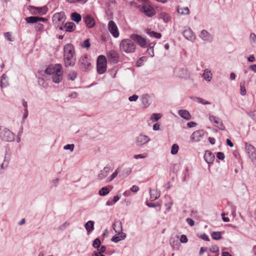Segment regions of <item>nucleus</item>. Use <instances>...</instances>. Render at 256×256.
I'll return each mask as SVG.
<instances>
[{
	"label": "nucleus",
	"mask_w": 256,
	"mask_h": 256,
	"mask_svg": "<svg viewBox=\"0 0 256 256\" xmlns=\"http://www.w3.org/2000/svg\"><path fill=\"white\" fill-rule=\"evenodd\" d=\"M179 147L177 144H174L171 148L170 152L172 154H176L178 153Z\"/></svg>",
	"instance_id": "c03bdc74"
},
{
	"label": "nucleus",
	"mask_w": 256,
	"mask_h": 256,
	"mask_svg": "<svg viewBox=\"0 0 256 256\" xmlns=\"http://www.w3.org/2000/svg\"><path fill=\"white\" fill-rule=\"evenodd\" d=\"M177 12L181 15H188L190 14V10L188 7H182L178 6L177 8Z\"/></svg>",
	"instance_id": "cd10ccee"
},
{
	"label": "nucleus",
	"mask_w": 256,
	"mask_h": 256,
	"mask_svg": "<svg viewBox=\"0 0 256 256\" xmlns=\"http://www.w3.org/2000/svg\"><path fill=\"white\" fill-rule=\"evenodd\" d=\"M65 31L68 32H72L76 28L75 24L73 22H66L64 25Z\"/></svg>",
	"instance_id": "bb28decb"
},
{
	"label": "nucleus",
	"mask_w": 256,
	"mask_h": 256,
	"mask_svg": "<svg viewBox=\"0 0 256 256\" xmlns=\"http://www.w3.org/2000/svg\"><path fill=\"white\" fill-rule=\"evenodd\" d=\"M77 74L74 70H72L68 74V78L71 80H74L76 78Z\"/></svg>",
	"instance_id": "79ce46f5"
},
{
	"label": "nucleus",
	"mask_w": 256,
	"mask_h": 256,
	"mask_svg": "<svg viewBox=\"0 0 256 256\" xmlns=\"http://www.w3.org/2000/svg\"><path fill=\"white\" fill-rule=\"evenodd\" d=\"M117 236L120 237L119 238L120 239V240H124L126 238V234L122 232H117Z\"/></svg>",
	"instance_id": "4d7b16f0"
},
{
	"label": "nucleus",
	"mask_w": 256,
	"mask_h": 256,
	"mask_svg": "<svg viewBox=\"0 0 256 256\" xmlns=\"http://www.w3.org/2000/svg\"><path fill=\"white\" fill-rule=\"evenodd\" d=\"M64 59L66 67L73 66L75 65L76 62V53L71 55L64 56Z\"/></svg>",
	"instance_id": "f8f14e48"
},
{
	"label": "nucleus",
	"mask_w": 256,
	"mask_h": 256,
	"mask_svg": "<svg viewBox=\"0 0 256 256\" xmlns=\"http://www.w3.org/2000/svg\"><path fill=\"white\" fill-rule=\"evenodd\" d=\"M120 198V196L118 195H116L114 197L112 200H108L106 202V205L108 206H112L115 203H116Z\"/></svg>",
	"instance_id": "f704fd0d"
},
{
	"label": "nucleus",
	"mask_w": 256,
	"mask_h": 256,
	"mask_svg": "<svg viewBox=\"0 0 256 256\" xmlns=\"http://www.w3.org/2000/svg\"><path fill=\"white\" fill-rule=\"evenodd\" d=\"M245 81L243 80L240 83V94L242 96H245L246 94V90L245 88Z\"/></svg>",
	"instance_id": "ea45409f"
},
{
	"label": "nucleus",
	"mask_w": 256,
	"mask_h": 256,
	"mask_svg": "<svg viewBox=\"0 0 256 256\" xmlns=\"http://www.w3.org/2000/svg\"><path fill=\"white\" fill-rule=\"evenodd\" d=\"M4 38H6L8 41H10V42L13 41L12 39V38L11 36L8 32H4Z\"/></svg>",
	"instance_id": "bf43d9fd"
},
{
	"label": "nucleus",
	"mask_w": 256,
	"mask_h": 256,
	"mask_svg": "<svg viewBox=\"0 0 256 256\" xmlns=\"http://www.w3.org/2000/svg\"><path fill=\"white\" fill-rule=\"evenodd\" d=\"M199 36L203 40L206 42H210L214 39L213 36L204 30L201 31Z\"/></svg>",
	"instance_id": "dca6fc26"
},
{
	"label": "nucleus",
	"mask_w": 256,
	"mask_h": 256,
	"mask_svg": "<svg viewBox=\"0 0 256 256\" xmlns=\"http://www.w3.org/2000/svg\"><path fill=\"white\" fill-rule=\"evenodd\" d=\"M161 117L160 114H152L150 118L153 121H158Z\"/></svg>",
	"instance_id": "09e8293b"
},
{
	"label": "nucleus",
	"mask_w": 256,
	"mask_h": 256,
	"mask_svg": "<svg viewBox=\"0 0 256 256\" xmlns=\"http://www.w3.org/2000/svg\"><path fill=\"white\" fill-rule=\"evenodd\" d=\"M108 29L114 38H117L119 36L120 34L118 26L113 20H110L108 22Z\"/></svg>",
	"instance_id": "ddd939ff"
},
{
	"label": "nucleus",
	"mask_w": 256,
	"mask_h": 256,
	"mask_svg": "<svg viewBox=\"0 0 256 256\" xmlns=\"http://www.w3.org/2000/svg\"><path fill=\"white\" fill-rule=\"evenodd\" d=\"M147 52L151 57H153L154 56V50L152 46H148L147 49Z\"/></svg>",
	"instance_id": "603ef678"
},
{
	"label": "nucleus",
	"mask_w": 256,
	"mask_h": 256,
	"mask_svg": "<svg viewBox=\"0 0 256 256\" xmlns=\"http://www.w3.org/2000/svg\"><path fill=\"white\" fill-rule=\"evenodd\" d=\"M98 252H100V254H103L106 252V247L104 246H100V248L98 249Z\"/></svg>",
	"instance_id": "774afa93"
},
{
	"label": "nucleus",
	"mask_w": 256,
	"mask_h": 256,
	"mask_svg": "<svg viewBox=\"0 0 256 256\" xmlns=\"http://www.w3.org/2000/svg\"><path fill=\"white\" fill-rule=\"evenodd\" d=\"M180 241L182 243L186 242H188V238L184 234L182 235L180 238Z\"/></svg>",
	"instance_id": "338daca9"
},
{
	"label": "nucleus",
	"mask_w": 256,
	"mask_h": 256,
	"mask_svg": "<svg viewBox=\"0 0 256 256\" xmlns=\"http://www.w3.org/2000/svg\"><path fill=\"white\" fill-rule=\"evenodd\" d=\"M0 138L4 142H13L15 140V134L8 128L0 126Z\"/></svg>",
	"instance_id": "f03ea898"
},
{
	"label": "nucleus",
	"mask_w": 256,
	"mask_h": 256,
	"mask_svg": "<svg viewBox=\"0 0 256 256\" xmlns=\"http://www.w3.org/2000/svg\"><path fill=\"white\" fill-rule=\"evenodd\" d=\"M178 114L182 118L186 120H190L191 118L190 112L186 110H179Z\"/></svg>",
	"instance_id": "b1692460"
},
{
	"label": "nucleus",
	"mask_w": 256,
	"mask_h": 256,
	"mask_svg": "<svg viewBox=\"0 0 256 256\" xmlns=\"http://www.w3.org/2000/svg\"><path fill=\"white\" fill-rule=\"evenodd\" d=\"M250 39L251 43L256 44V35L254 33H251L250 34Z\"/></svg>",
	"instance_id": "5fc2aeb1"
},
{
	"label": "nucleus",
	"mask_w": 256,
	"mask_h": 256,
	"mask_svg": "<svg viewBox=\"0 0 256 256\" xmlns=\"http://www.w3.org/2000/svg\"><path fill=\"white\" fill-rule=\"evenodd\" d=\"M25 20L26 22H28V24L36 23L38 22V17L32 16L26 18Z\"/></svg>",
	"instance_id": "c9c22d12"
},
{
	"label": "nucleus",
	"mask_w": 256,
	"mask_h": 256,
	"mask_svg": "<svg viewBox=\"0 0 256 256\" xmlns=\"http://www.w3.org/2000/svg\"><path fill=\"white\" fill-rule=\"evenodd\" d=\"M159 18L163 20L165 22H168L170 20L169 15L166 12H161L159 15Z\"/></svg>",
	"instance_id": "e433bc0d"
},
{
	"label": "nucleus",
	"mask_w": 256,
	"mask_h": 256,
	"mask_svg": "<svg viewBox=\"0 0 256 256\" xmlns=\"http://www.w3.org/2000/svg\"><path fill=\"white\" fill-rule=\"evenodd\" d=\"M150 199L151 200H157L160 196V192L156 190L150 188Z\"/></svg>",
	"instance_id": "5701e85b"
},
{
	"label": "nucleus",
	"mask_w": 256,
	"mask_h": 256,
	"mask_svg": "<svg viewBox=\"0 0 256 256\" xmlns=\"http://www.w3.org/2000/svg\"><path fill=\"white\" fill-rule=\"evenodd\" d=\"M56 72L52 76V79L54 82L59 84L63 78V71L62 66L60 64H56Z\"/></svg>",
	"instance_id": "20e7f679"
},
{
	"label": "nucleus",
	"mask_w": 256,
	"mask_h": 256,
	"mask_svg": "<svg viewBox=\"0 0 256 256\" xmlns=\"http://www.w3.org/2000/svg\"><path fill=\"white\" fill-rule=\"evenodd\" d=\"M216 156L218 159L220 160H224V154L222 152H218L216 154Z\"/></svg>",
	"instance_id": "13d9d810"
},
{
	"label": "nucleus",
	"mask_w": 256,
	"mask_h": 256,
	"mask_svg": "<svg viewBox=\"0 0 256 256\" xmlns=\"http://www.w3.org/2000/svg\"><path fill=\"white\" fill-rule=\"evenodd\" d=\"M142 103L147 108L150 104L147 95L142 96Z\"/></svg>",
	"instance_id": "58836bf2"
},
{
	"label": "nucleus",
	"mask_w": 256,
	"mask_h": 256,
	"mask_svg": "<svg viewBox=\"0 0 256 256\" xmlns=\"http://www.w3.org/2000/svg\"><path fill=\"white\" fill-rule=\"evenodd\" d=\"M200 238L206 241H209L210 240V238L206 234H202L200 235Z\"/></svg>",
	"instance_id": "69168bd1"
},
{
	"label": "nucleus",
	"mask_w": 256,
	"mask_h": 256,
	"mask_svg": "<svg viewBox=\"0 0 256 256\" xmlns=\"http://www.w3.org/2000/svg\"><path fill=\"white\" fill-rule=\"evenodd\" d=\"M86 24L89 28H92L95 26V21L94 18L90 15H87L83 18Z\"/></svg>",
	"instance_id": "aec40b11"
},
{
	"label": "nucleus",
	"mask_w": 256,
	"mask_h": 256,
	"mask_svg": "<svg viewBox=\"0 0 256 256\" xmlns=\"http://www.w3.org/2000/svg\"><path fill=\"white\" fill-rule=\"evenodd\" d=\"M28 10L32 14L44 15L47 12L48 8L46 6L39 8L30 6Z\"/></svg>",
	"instance_id": "9b49d317"
},
{
	"label": "nucleus",
	"mask_w": 256,
	"mask_h": 256,
	"mask_svg": "<svg viewBox=\"0 0 256 256\" xmlns=\"http://www.w3.org/2000/svg\"><path fill=\"white\" fill-rule=\"evenodd\" d=\"M38 82L40 85L42 86L44 88L46 87V82L42 78H39L38 80Z\"/></svg>",
	"instance_id": "e2e57ef3"
},
{
	"label": "nucleus",
	"mask_w": 256,
	"mask_h": 256,
	"mask_svg": "<svg viewBox=\"0 0 256 256\" xmlns=\"http://www.w3.org/2000/svg\"><path fill=\"white\" fill-rule=\"evenodd\" d=\"M210 250L212 252L216 253L219 252V248L216 245L212 246Z\"/></svg>",
	"instance_id": "864d4df0"
},
{
	"label": "nucleus",
	"mask_w": 256,
	"mask_h": 256,
	"mask_svg": "<svg viewBox=\"0 0 256 256\" xmlns=\"http://www.w3.org/2000/svg\"><path fill=\"white\" fill-rule=\"evenodd\" d=\"M96 68L99 74H104L106 70V59L104 56H99L97 58Z\"/></svg>",
	"instance_id": "7ed1b4c3"
},
{
	"label": "nucleus",
	"mask_w": 256,
	"mask_h": 256,
	"mask_svg": "<svg viewBox=\"0 0 256 256\" xmlns=\"http://www.w3.org/2000/svg\"><path fill=\"white\" fill-rule=\"evenodd\" d=\"M183 36L186 38L190 40H192L195 38L194 34L190 28H187L184 30Z\"/></svg>",
	"instance_id": "412c9836"
},
{
	"label": "nucleus",
	"mask_w": 256,
	"mask_h": 256,
	"mask_svg": "<svg viewBox=\"0 0 256 256\" xmlns=\"http://www.w3.org/2000/svg\"><path fill=\"white\" fill-rule=\"evenodd\" d=\"M56 72V64L54 67L48 66V67L46 70L45 72L49 75H52L54 72Z\"/></svg>",
	"instance_id": "a19ab883"
},
{
	"label": "nucleus",
	"mask_w": 256,
	"mask_h": 256,
	"mask_svg": "<svg viewBox=\"0 0 256 256\" xmlns=\"http://www.w3.org/2000/svg\"><path fill=\"white\" fill-rule=\"evenodd\" d=\"M110 189L107 186H104L101 188L98 191V194L100 196H105L109 194Z\"/></svg>",
	"instance_id": "72a5a7b5"
},
{
	"label": "nucleus",
	"mask_w": 256,
	"mask_h": 256,
	"mask_svg": "<svg viewBox=\"0 0 256 256\" xmlns=\"http://www.w3.org/2000/svg\"><path fill=\"white\" fill-rule=\"evenodd\" d=\"M148 33L149 34L150 36L154 37L156 38H160L162 36V34L160 33H158L154 31H150Z\"/></svg>",
	"instance_id": "49530a36"
},
{
	"label": "nucleus",
	"mask_w": 256,
	"mask_h": 256,
	"mask_svg": "<svg viewBox=\"0 0 256 256\" xmlns=\"http://www.w3.org/2000/svg\"><path fill=\"white\" fill-rule=\"evenodd\" d=\"M108 59H110L114 63H117L119 60L118 54L114 50H110L107 54Z\"/></svg>",
	"instance_id": "f3484780"
},
{
	"label": "nucleus",
	"mask_w": 256,
	"mask_h": 256,
	"mask_svg": "<svg viewBox=\"0 0 256 256\" xmlns=\"http://www.w3.org/2000/svg\"><path fill=\"white\" fill-rule=\"evenodd\" d=\"M210 120L213 123L215 126H216L220 130H224L225 126L224 125L222 121L218 117L215 116L213 115L210 114Z\"/></svg>",
	"instance_id": "4468645a"
},
{
	"label": "nucleus",
	"mask_w": 256,
	"mask_h": 256,
	"mask_svg": "<svg viewBox=\"0 0 256 256\" xmlns=\"http://www.w3.org/2000/svg\"><path fill=\"white\" fill-rule=\"evenodd\" d=\"M120 237H118V236L117 235H116L112 237V238H111V240L112 242H114L116 243V242H120V239L119 238Z\"/></svg>",
	"instance_id": "0e129e2a"
},
{
	"label": "nucleus",
	"mask_w": 256,
	"mask_h": 256,
	"mask_svg": "<svg viewBox=\"0 0 256 256\" xmlns=\"http://www.w3.org/2000/svg\"><path fill=\"white\" fill-rule=\"evenodd\" d=\"M204 158L208 164H212L214 161V156L211 152L206 150L204 156Z\"/></svg>",
	"instance_id": "4be33fe9"
},
{
	"label": "nucleus",
	"mask_w": 256,
	"mask_h": 256,
	"mask_svg": "<svg viewBox=\"0 0 256 256\" xmlns=\"http://www.w3.org/2000/svg\"><path fill=\"white\" fill-rule=\"evenodd\" d=\"M101 244V242L98 238H96L92 243V246L96 248H99Z\"/></svg>",
	"instance_id": "37998d69"
},
{
	"label": "nucleus",
	"mask_w": 256,
	"mask_h": 256,
	"mask_svg": "<svg viewBox=\"0 0 256 256\" xmlns=\"http://www.w3.org/2000/svg\"><path fill=\"white\" fill-rule=\"evenodd\" d=\"M204 131L202 130H196L191 135L190 139L192 141L198 142L200 141V139L204 136Z\"/></svg>",
	"instance_id": "2eb2a0df"
},
{
	"label": "nucleus",
	"mask_w": 256,
	"mask_h": 256,
	"mask_svg": "<svg viewBox=\"0 0 256 256\" xmlns=\"http://www.w3.org/2000/svg\"><path fill=\"white\" fill-rule=\"evenodd\" d=\"M119 48L120 52L126 54H131L135 52L136 45L134 44L133 40L130 38L122 40L119 45Z\"/></svg>",
	"instance_id": "f257e3e1"
},
{
	"label": "nucleus",
	"mask_w": 256,
	"mask_h": 256,
	"mask_svg": "<svg viewBox=\"0 0 256 256\" xmlns=\"http://www.w3.org/2000/svg\"><path fill=\"white\" fill-rule=\"evenodd\" d=\"M112 168L110 166H106L103 170H101L98 175V178L100 180H103L108 174L110 171H112Z\"/></svg>",
	"instance_id": "a211bd4d"
},
{
	"label": "nucleus",
	"mask_w": 256,
	"mask_h": 256,
	"mask_svg": "<svg viewBox=\"0 0 256 256\" xmlns=\"http://www.w3.org/2000/svg\"><path fill=\"white\" fill-rule=\"evenodd\" d=\"M71 19L75 22L78 23L82 20L81 15L76 12H73L71 14Z\"/></svg>",
	"instance_id": "2f4dec72"
},
{
	"label": "nucleus",
	"mask_w": 256,
	"mask_h": 256,
	"mask_svg": "<svg viewBox=\"0 0 256 256\" xmlns=\"http://www.w3.org/2000/svg\"><path fill=\"white\" fill-rule=\"evenodd\" d=\"M75 50L74 46L71 44H66L64 48V56L71 55L74 54Z\"/></svg>",
	"instance_id": "6ab92c4d"
},
{
	"label": "nucleus",
	"mask_w": 256,
	"mask_h": 256,
	"mask_svg": "<svg viewBox=\"0 0 256 256\" xmlns=\"http://www.w3.org/2000/svg\"><path fill=\"white\" fill-rule=\"evenodd\" d=\"M138 8L142 12L148 17H152L156 14V11L154 8L148 3H144L142 6L139 5Z\"/></svg>",
	"instance_id": "39448f33"
},
{
	"label": "nucleus",
	"mask_w": 256,
	"mask_h": 256,
	"mask_svg": "<svg viewBox=\"0 0 256 256\" xmlns=\"http://www.w3.org/2000/svg\"><path fill=\"white\" fill-rule=\"evenodd\" d=\"M192 98L194 101H195V102H197L202 104H204V105L210 104V102L206 100H204V99H203L202 98H199V97H194V98Z\"/></svg>",
	"instance_id": "473e14b6"
},
{
	"label": "nucleus",
	"mask_w": 256,
	"mask_h": 256,
	"mask_svg": "<svg viewBox=\"0 0 256 256\" xmlns=\"http://www.w3.org/2000/svg\"><path fill=\"white\" fill-rule=\"evenodd\" d=\"M202 78L207 82H210L212 78V74L208 69L204 70Z\"/></svg>",
	"instance_id": "c756f323"
},
{
	"label": "nucleus",
	"mask_w": 256,
	"mask_h": 256,
	"mask_svg": "<svg viewBox=\"0 0 256 256\" xmlns=\"http://www.w3.org/2000/svg\"><path fill=\"white\" fill-rule=\"evenodd\" d=\"M118 169L117 168L116 170L106 180L107 182H110L114 180L118 174Z\"/></svg>",
	"instance_id": "a18cd8bd"
},
{
	"label": "nucleus",
	"mask_w": 256,
	"mask_h": 256,
	"mask_svg": "<svg viewBox=\"0 0 256 256\" xmlns=\"http://www.w3.org/2000/svg\"><path fill=\"white\" fill-rule=\"evenodd\" d=\"M170 244L172 248L174 250H178L180 248V243L178 240H174L171 238L170 240Z\"/></svg>",
	"instance_id": "7c9ffc66"
},
{
	"label": "nucleus",
	"mask_w": 256,
	"mask_h": 256,
	"mask_svg": "<svg viewBox=\"0 0 256 256\" xmlns=\"http://www.w3.org/2000/svg\"><path fill=\"white\" fill-rule=\"evenodd\" d=\"M130 38L133 40V42L136 43L140 46L142 48H146V42L145 38H142V36L137 34H132L130 36Z\"/></svg>",
	"instance_id": "9d476101"
},
{
	"label": "nucleus",
	"mask_w": 256,
	"mask_h": 256,
	"mask_svg": "<svg viewBox=\"0 0 256 256\" xmlns=\"http://www.w3.org/2000/svg\"><path fill=\"white\" fill-rule=\"evenodd\" d=\"M88 0H66V1L69 3L72 4L76 2H78L80 4H85L88 2Z\"/></svg>",
	"instance_id": "8fccbe9b"
},
{
	"label": "nucleus",
	"mask_w": 256,
	"mask_h": 256,
	"mask_svg": "<svg viewBox=\"0 0 256 256\" xmlns=\"http://www.w3.org/2000/svg\"><path fill=\"white\" fill-rule=\"evenodd\" d=\"M81 46L84 48H86L88 49L90 46V39L88 38L84 40V42L81 44Z\"/></svg>",
	"instance_id": "de8ad7c7"
},
{
	"label": "nucleus",
	"mask_w": 256,
	"mask_h": 256,
	"mask_svg": "<svg viewBox=\"0 0 256 256\" xmlns=\"http://www.w3.org/2000/svg\"><path fill=\"white\" fill-rule=\"evenodd\" d=\"M84 227L88 234L90 233L94 230V222L89 220L86 223Z\"/></svg>",
	"instance_id": "c85d7f7f"
},
{
	"label": "nucleus",
	"mask_w": 256,
	"mask_h": 256,
	"mask_svg": "<svg viewBox=\"0 0 256 256\" xmlns=\"http://www.w3.org/2000/svg\"><path fill=\"white\" fill-rule=\"evenodd\" d=\"M74 144H68L64 146V149L65 150H70V152H72L74 150Z\"/></svg>",
	"instance_id": "3c124183"
},
{
	"label": "nucleus",
	"mask_w": 256,
	"mask_h": 256,
	"mask_svg": "<svg viewBox=\"0 0 256 256\" xmlns=\"http://www.w3.org/2000/svg\"><path fill=\"white\" fill-rule=\"evenodd\" d=\"M211 236L214 240H218L222 238V232H214L212 233Z\"/></svg>",
	"instance_id": "4c0bfd02"
},
{
	"label": "nucleus",
	"mask_w": 256,
	"mask_h": 256,
	"mask_svg": "<svg viewBox=\"0 0 256 256\" xmlns=\"http://www.w3.org/2000/svg\"><path fill=\"white\" fill-rule=\"evenodd\" d=\"M138 96L136 94H134L132 96H130L128 98V100L130 102H136L138 99Z\"/></svg>",
	"instance_id": "052dcab7"
},
{
	"label": "nucleus",
	"mask_w": 256,
	"mask_h": 256,
	"mask_svg": "<svg viewBox=\"0 0 256 256\" xmlns=\"http://www.w3.org/2000/svg\"><path fill=\"white\" fill-rule=\"evenodd\" d=\"M8 78L6 74H3L0 80V85L2 88H6L8 86Z\"/></svg>",
	"instance_id": "a878e982"
},
{
	"label": "nucleus",
	"mask_w": 256,
	"mask_h": 256,
	"mask_svg": "<svg viewBox=\"0 0 256 256\" xmlns=\"http://www.w3.org/2000/svg\"><path fill=\"white\" fill-rule=\"evenodd\" d=\"M78 64L81 70L86 71L89 70L91 66V60L87 55L84 54L80 58Z\"/></svg>",
	"instance_id": "423d86ee"
},
{
	"label": "nucleus",
	"mask_w": 256,
	"mask_h": 256,
	"mask_svg": "<svg viewBox=\"0 0 256 256\" xmlns=\"http://www.w3.org/2000/svg\"><path fill=\"white\" fill-rule=\"evenodd\" d=\"M146 156H147L146 154H139L134 155V158L135 159H138V158H146Z\"/></svg>",
	"instance_id": "680f3d73"
},
{
	"label": "nucleus",
	"mask_w": 256,
	"mask_h": 256,
	"mask_svg": "<svg viewBox=\"0 0 256 256\" xmlns=\"http://www.w3.org/2000/svg\"><path fill=\"white\" fill-rule=\"evenodd\" d=\"M245 148L249 158L254 164H256V149L252 144L245 142Z\"/></svg>",
	"instance_id": "0eeeda50"
},
{
	"label": "nucleus",
	"mask_w": 256,
	"mask_h": 256,
	"mask_svg": "<svg viewBox=\"0 0 256 256\" xmlns=\"http://www.w3.org/2000/svg\"><path fill=\"white\" fill-rule=\"evenodd\" d=\"M146 205L149 208H156V206H160V205L158 203H151L148 202H146Z\"/></svg>",
	"instance_id": "6e6d98bb"
},
{
	"label": "nucleus",
	"mask_w": 256,
	"mask_h": 256,
	"mask_svg": "<svg viewBox=\"0 0 256 256\" xmlns=\"http://www.w3.org/2000/svg\"><path fill=\"white\" fill-rule=\"evenodd\" d=\"M112 227L116 233L120 232L122 230V224L120 220L115 221L112 224Z\"/></svg>",
	"instance_id": "393cba45"
},
{
	"label": "nucleus",
	"mask_w": 256,
	"mask_h": 256,
	"mask_svg": "<svg viewBox=\"0 0 256 256\" xmlns=\"http://www.w3.org/2000/svg\"><path fill=\"white\" fill-rule=\"evenodd\" d=\"M150 141V138L144 134H140L135 138L134 142L138 146H142Z\"/></svg>",
	"instance_id": "6e6552de"
},
{
	"label": "nucleus",
	"mask_w": 256,
	"mask_h": 256,
	"mask_svg": "<svg viewBox=\"0 0 256 256\" xmlns=\"http://www.w3.org/2000/svg\"><path fill=\"white\" fill-rule=\"evenodd\" d=\"M66 19L65 13L64 12H61L54 14L52 17V22L58 26V25L63 24Z\"/></svg>",
	"instance_id": "1a4fd4ad"
}]
</instances>
